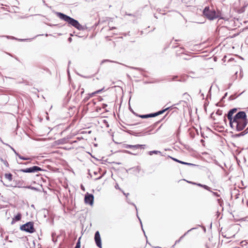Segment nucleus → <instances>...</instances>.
<instances>
[{"mask_svg": "<svg viewBox=\"0 0 248 248\" xmlns=\"http://www.w3.org/2000/svg\"><path fill=\"white\" fill-rule=\"evenodd\" d=\"M174 160H175V161H177L178 162H179V161H180V160H177V159H175V158H172Z\"/></svg>", "mask_w": 248, "mask_h": 248, "instance_id": "obj_20", "label": "nucleus"}, {"mask_svg": "<svg viewBox=\"0 0 248 248\" xmlns=\"http://www.w3.org/2000/svg\"><path fill=\"white\" fill-rule=\"evenodd\" d=\"M157 153H159V152L156 151H151L150 152V155H152L153 153L157 154Z\"/></svg>", "mask_w": 248, "mask_h": 248, "instance_id": "obj_17", "label": "nucleus"}, {"mask_svg": "<svg viewBox=\"0 0 248 248\" xmlns=\"http://www.w3.org/2000/svg\"><path fill=\"white\" fill-rule=\"evenodd\" d=\"M21 219V215L20 214H18L17 215H16L14 218H13V220H15L16 221H18Z\"/></svg>", "mask_w": 248, "mask_h": 248, "instance_id": "obj_12", "label": "nucleus"}, {"mask_svg": "<svg viewBox=\"0 0 248 248\" xmlns=\"http://www.w3.org/2000/svg\"><path fill=\"white\" fill-rule=\"evenodd\" d=\"M16 154L18 156V157L21 159L27 160H29L30 159L29 157H24L22 156L21 155H18V154L16 153Z\"/></svg>", "mask_w": 248, "mask_h": 248, "instance_id": "obj_13", "label": "nucleus"}, {"mask_svg": "<svg viewBox=\"0 0 248 248\" xmlns=\"http://www.w3.org/2000/svg\"><path fill=\"white\" fill-rule=\"evenodd\" d=\"M102 90H98L94 93H93L92 94H91V96H93V95L100 93L102 91Z\"/></svg>", "mask_w": 248, "mask_h": 248, "instance_id": "obj_15", "label": "nucleus"}, {"mask_svg": "<svg viewBox=\"0 0 248 248\" xmlns=\"http://www.w3.org/2000/svg\"><path fill=\"white\" fill-rule=\"evenodd\" d=\"M57 14L61 19L67 22L68 23L76 28L77 29L81 30L83 29L82 26L77 20L61 13H57Z\"/></svg>", "mask_w": 248, "mask_h": 248, "instance_id": "obj_2", "label": "nucleus"}, {"mask_svg": "<svg viewBox=\"0 0 248 248\" xmlns=\"http://www.w3.org/2000/svg\"><path fill=\"white\" fill-rule=\"evenodd\" d=\"M20 171L22 172H26V173L31 172V168H27L26 169H23V170H21Z\"/></svg>", "mask_w": 248, "mask_h": 248, "instance_id": "obj_11", "label": "nucleus"}, {"mask_svg": "<svg viewBox=\"0 0 248 248\" xmlns=\"http://www.w3.org/2000/svg\"><path fill=\"white\" fill-rule=\"evenodd\" d=\"M216 58L215 57L214 58V60L215 61H216Z\"/></svg>", "mask_w": 248, "mask_h": 248, "instance_id": "obj_21", "label": "nucleus"}, {"mask_svg": "<svg viewBox=\"0 0 248 248\" xmlns=\"http://www.w3.org/2000/svg\"><path fill=\"white\" fill-rule=\"evenodd\" d=\"M167 109H168V108H166L165 109H164L163 110L159 111L158 112H156L155 113H153V114H148V115H141L140 117L142 118H147L150 117H155L159 114H162Z\"/></svg>", "mask_w": 248, "mask_h": 248, "instance_id": "obj_7", "label": "nucleus"}, {"mask_svg": "<svg viewBox=\"0 0 248 248\" xmlns=\"http://www.w3.org/2000/svg\"><path fill=\"white\" fill-rule=\"evenodd\" d=\"M20 229L30 233H32L34 232L33 225L31 222H28L21 226Z\"/></svg>", "mask_w": 248, "mask_h": 248, "instance_id": "obj_4", "label": "nucleus"}, {"mask_svg": "<svg viewBox=\"0 0 248 248\" xmlns=\"http://www.w3.org/2000/svg\"><path fill=\"white\" fill-rule=\"evenodd\" d=\"M94 239H95V241L96 244V245L98 247L101 248V238H100V235L99 232L98 231L96 232L95 233Z\"/></svg>", "mask_w": 248, "mask_h": 248, "instance_id": "obj_6", "label": "nucleus"}, {"mask_svg": "<svg viewBox=\"0 0 248 248\" xmlns=\"http://www.w3.org/2000/svg\"><path fill=\"white\" fill-rule=\"evenodd\" d=\"M204 15L210 20H213L216 17V12L214 9H210L206 7L203 11Z\"/></svg>", "mask_w": 248, "mask_h": 248, "instance_id": "obj_3", "label": "nucleus"}, {"mask_svg": "<svg viewBox=\"0 0 248 248\" xmlns=\"http://www.w3.org/2000/svg\"><path fill=\"white\" fill-rule=\"evenodd\" d=\"M80 238L78 239V242H77L76 246L75 247L76 248H80Z\"/></svg>", "mask_w": 248, "mask_h": 248, "instance_id": "obj_14", "label": "nucleus"}, {"mask_svg": "<svg viewBox=\"0 0 248 248\" xmlns=\"http://www.w3.org/2000/svg\"><path fill=\"white\" fill-rule=\"evenodd\" d=\"M6 179L8 180L9 181H11L12 180V175L11 173H6L4 175Z\"/></svg>", "mask_w": 248, "mask_h": 248, "instance_id": "obj_9", "label": "nucleus"}, {"mask_svg": "<svg viewBox=\"0 0 248 248\" xmlns=\"http://www.w3.org/2000/svg\"><path fill=\"white\" fill-rule=\"evenodd\" d=\"M222 114V111L218 109V115H221Z\"/></svg>", "mask_w": 248, "mask_h": 248, "instance_id": "obj_19", "label": "nucleus"}, {"mask_svg": "<svg viewBox=\"0 0 248 248\" xmlns=\"http://www.w3.org/2000/svg\"><path fill=\"white\" fill-rule=\"evenodd\" d=\"M217 17H218V18L219 17V15H218V16H217Z\"/></svg>", "mask_w": 248, "mask_h": 248, "instance_id": "obj_24", "label": "nucleus"}, {"mask_svg": "<svg viewBox=\"0 0 248 248\" xmlns=\"http://www.w3.org/2000/svg\"><path fill=\"white\" fill-rule=\"evenodd\" d=\"M218 201V204H219L220 206L222 205V201H220V199L217 200Z\"/></svg>", "mask_w": 248, "mask_h": 248, "instance_id": "obj_18", "label": "nucleus"}, {"mask_svg": "<svg viewBox=\"0 0 248 248\" xmlns=\"http://www.w3.org/2000/svg\"><path fill=\"white\" fill-rule=\"evenodd\" d=\"M125 152L128 153H130L129 152L126 151H125Z\"/></svg>", "mask_w": 248, "mask_h": 248, "instance_id": "obj_23", "label": "nucleus"}, {"mask_svg": "<svg viewBox=\"0 0 248 248\" xmlns=\"http://www.w3.org/2000/svg\"><path fill=\"white\" fill-rule=\"evenodd\" d=\"M179 162L181 163V164H183L190 165H192V164L184 162H183V161H179Z\"/></svg>", "mask_w": 248, "mask_h": 248, "instance_id": "obj_16", "label": "nucleus"}, {"mask_svg": "<svg viewBox=\"0 0 248 248\" xmlns=\"http://www.w3.org/2000/svg\"><path fill=\"white\" fill-rule=\"evenodd\" d=\"M71 38H69V40L70 41H71Z\"/></svg>", "mask_w": 248, "mask_h": 248, "instance_id": "obj_22", "label": "nucleus"}, {"mask_svg": "<svg viewBox=\"0 0 248 248\" xmlns=\"http://www.w3.org/2000/svg\"><path fill=\"white\" fill-rule=\"evenodd\" d=\"M141 145H126L125 146V148H136V149H137Z\"/></svg>", "mask_w": 248, "mask_h": 248, "instance_id": "obj_10", "label": "nucleus"}, {"mask_svg": "<svg viewBox=\"0 0 248 248\" xmlns=\"http://www.w3.org/2000/svg\"><path fill=\"white\" fill-rule=\"evenodd\" d=\"M31 172H36L41 170V169L37 166L31 167Z\"/></svg>", "mask_w": 248, "mask_h": 248, "instance_id": "obj_8", "label": "nucleus"}, {"mask_svg": "<svg viewBox=\"0 0 248 248\" xmlns=\"http://www.w3.org/2000/svg\"><path fill=\"white\" fill-rule=\"evenodd\" d=\"M237 111L236 108L231 109L227 114V118L231 127L240 131L245 128L248 122L246 113L244 111L236 113Z\"/></svg>", "mask_w": 248, "mask_h": 248, "instance_id": "obj_1", "label": "nucleus"}, {"mask_svg": "<svg viewBox=\"0 0 248 248\" xmlns=\"http://www.w3.org/2000/svg\"><path fill=\"white\" fill-rule=\"evenodd\" d=\"M84 200L86 203L92 205L93 202V196L92 194H87L85 195Z\"/></svg>", "mask_w": 248, "mask_h": 248, "instance_id": "obj_5", "label": "nucleus"}]
</instances>
